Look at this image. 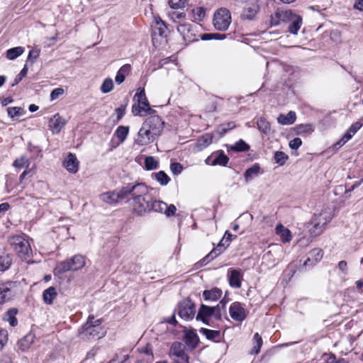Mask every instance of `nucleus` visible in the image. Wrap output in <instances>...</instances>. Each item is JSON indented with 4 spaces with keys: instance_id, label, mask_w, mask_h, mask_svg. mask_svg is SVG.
<instances>
[{
    "instance_id": "f257e3e1",
    "label": "nucleus",
    "mask_w": 363,
    "mask_h": 363,
    "mask_svg": "<svg viewBox=\"0 0 363 363\" xmlns=\"http://www.w3.org/2000/svg\"><path fill=\"white\" fill-rule=\"evenodd\" d=\"M130 195L133 200V211L139 215L150 212L152 200L147 186L141 183L128 185L127 196Z\"/></svg>"
},
{
    "instance_id": "f03ea898",
    "label": "nucleus",
    "mask_w": 363,
    "mask_h": 363,
    "mask_svg": "<svg viewBox=\"0 0 363 363\" xmlns=\"http://www.w3.org/2000/svg\"><path fill=\"white\" fill-rule=\"evenodd\" d=\"M101 319H95L94 315H89L86 322L79 330L80 337L83 340L90 341L104 337L106 331L101 326Z\"/></svg>"
},
{
    "instance_id": "7ed1b4c3",
    "label": "nucleus",
    "mask_w": 363,
    "mask_h": 363,
    "mask_svg": "<svg viewBox=\"0 0 363 363\" xmlns=\"http://www.w3.org/2000/svg\"><path fill=\"white\" fill-rule=\"evenodd\" d=\"M333 216V211L330 208L322 210L318 214H314L308 223L311 225L308 230L311 237L315 238L321 235Z\"/></svg>"
},
{
    "instance_id": "20e7f679",
    "label": "nucleus",
    "mask_w": 363,
    "mask_h": 363,
    "mask_svg": "<svg viewBox=\"0 0 363 363\" xmlns=\"http://www.w3.org/2000/svg\"><path fill=\"white\" fill-rule=\"evenodd\" d=\"M86 265V257L82 255H75L69 259H67L57 264L54 268L55 276H61L69 271H78Z\"/></svg>"
},
{
    "instance_id": "39448f33",
    "label": "nucleus",
    "mask_w": 363,
    "mask_h": 363,
    "mask_svg": "<svg viewBox=\"0 0 363 363\" xmlns=\"http://www.w3.org/2000/svg\"><path fill=\"white\" fill-rule=\"evenodd\" d=\"M9 243L22 260L29 261L32 256V250L24 235H16L10 237Z\"/></svg>"
},
{
    "instance_id": "423d86ee",
    "label": "nucleus",
    "mask_w": 363,
    "mask_h": 363,
    "mask_svg": "<svg viewBox=\"0 0 363 363\" xmlns=\"http://www.w3.org/2000/svg\"><path fill=\"white\" fill-rule=\"evenodd\" d=\"M231 23V14L225 8L218 9L213 16V23L218 30H226Z\"/></svg>"
},
{
    "instance_id": "0eeeda50",
    "label": "nucleus",
    "mask_w": 363,
    "mask_h": 363,
    "mask_svg": "<svg viewBox=\"0 0 363 363\" xmlns=\"http://www.w3.org/2000/svg\"><path fill=\"white\" fill-rule=\"evenodd\" d=\"M169 356L175 363H189L190 357L186 351V346L179 342H174L172 345Z\"/></svg>"
},
{
    "instance_id": "6e6552de",
    "label": "nucleus",
    "mask_w": 363,
    "mask_h": 363,
    "mask_svg": "<svg viewBox=\"0 0 363 363\" xmlns=\"http://www.w3.org/2000/svg\"><path fill=\"white\" fill-rule=\"evenodd\" d=\"M128 185L121 189L110 191L100 194V199L108 204L113 205L127 198Z\"/></svg>"
},
{
    "instance_id": "1a4fd4ad",
    "label": "nucleus",
    "mask_w": 363,
    "mask_h": 363,
    "mask_svg": "<svg viewBox=\"0 0 363 363\" xmlns=\"http://www.w3.org/2000/svg\"><path fill=\"white\" fill-rule=\"evenodd\" d=\"M177 311L181 318L190 320L195 316L196 306L190 299H184L178 304Z\"/></svg>"
},
{
    "instance_id": "9d476101",
    "label": "nucleus",
    "mask_w": 363,
    "mask_h": 363,
    "mask_svg": "<svg viewBox=\"0 0 363 363\" xmlns=\"http://www.w3.org/2000/svg\"><path fill=\"white\" fill-rule=\"evenodd\" d=\"M143 125L158 138L163 131L164 123L160 116H150L145 119Z\"/></svg>"
},
{
    "instance_id": "9b49d317",
    "label": "nucleus",
    "mask_w": 363,
    "mask_h": 363,
    "mask_svg": "<svg viewBox=\"0 0 363 363\" xmlns=\"http://www.w3.org/2000/svg\"><path fill=\"white\" fill-rule=\"evenodd\" d=\"M219 307H210L202 304L196 315V320H201L205 324L208 325L209 318L213 316L216 319L220 320L222 313L216 311Z\"/></svg>"
},
{
    "instance_id": "f8f14e48",
    "label": "nucleus",
    "mask_w": 363,
    "mask_h": 363,
    "mask_svg": "<svg viewBox=\"0 0 363 363\" xmlns=\"http://www.w3.org/2000/svg\"><path fill=\"white\" fill-rule=\"evenodd\" d=\"M157 138L143 124L134 138V144L138 146H146L153 143Z\"/></svg>"
},
{
    "instance_id": "ddd939ff",
    "label": "nucleus",
    "mask_w": 363,
    "mask_h": 363,
    "mask_svg": "<svg viewBox=\"0 0 363 363\" xmlns=\"http://www.w3.org/2000/svg\"><path fill=\"white\" fill-rule=\"evenodd\" d=\"M247 311L240 302H233L229 308V313L231 318L237 322H242L247 315Z\"/></svg>"
},
{
    "instance_id": "4468645a",
    "label": "nucleus",
    "mask_w": 363,
    "mask_h": 363,
    "mask_svg": "<svg viewBox=\"0 0 363 363\" xmlns=\"http://www.w3.org/2000/svg\"><path fill=\"white\" fill-rule=\"evenodd\" d=\"M167 27L160 16H154V23L152 26V40H157V37L164 38L167 36Z\"/></svg>"
},
{
    "instance_id": "2eb2a0df",
    "label": "nucleus",
    "mask_w": 363,
    "mask_h": 363,
    "mask_svg": "<svg viewBox=\"0 0 363 363\" xmlns=\"http://www.w3.org/2000/svg\"><path fill=\"white\" fill-rule=\"evenodd\" d=\"M178 32L182 35L184 40L187 42H194L198 40V36L195 33L193 26L188 23H180L177 26Z\"/></svg>"
},
{
    "instance_id": "dca6fc26",
    "label": "nucleus",
    "mask_w": 363,
    "mask_h": 363,
    "mask_svg": "<svg viewBox=\"0 0 363 363\" xmlns=\"http://www.w3.org/2000/svg\"><path fill=\"white\" fill-rule=\"evenodd\" d=\"M229 161V158L224 154L223 151L212 153L206 160V163L208 165L226 166Z\"/></svg>"
},
{
    "instance_id": "f3484780",
    "label": "nucleus",
    "mask_w": 363,
    "mask_h": 363,
    "mask_svg": "<svg viewBox=\"0 0 363 363\" xmlns=\"http://www.w3.org/2000/svg\"><path fill=\"white\" fill-rule=\"evenodd\" d=\"M363 123L361 121H357L351 125L347 129L345 133L342 135L341 139L337 142L335 146L341 147L344 145L347 141H349L353 135L362 127Z\"/></svg>"
},
{
    "instance_id": "a211bd4d",
    "label": "nucleus",
    "mask_w": 363,
    "mask_h": 363,
    "mask_svg": "<svg viewBox=\"0 0 363 363\" xmlns=\"http://www.w3.org/2000/svg\"><path fill=\"white\" fill-rule=\"evenodd\" d=\"M14 283L11 281L0 283V304L9 300L13 295Z\"/></svg>"
},
{
    "instance_id": "6ab92c4d",
    "label": "nucleus",
    "mask_w": 363,
    "mask_h": 363,
    "mask_svg": "<svg viewBox=\"0 0 363 363\" xmlns=\"http://www.w3.org/2000/svg\"><path fill=\"white\" fill-rule=\"evenodd\" d=\"M184 332L186 345L191 350H194L199 342V338L196 330L194 329H185Z\"/></svg>"
},
{
    "instance_id": "aec40b11",
    "label": "nucleus",
    "mask_w": 363,
    "mask_h": 363,
    "mask_svg": "<svg viewBox=\"0 0 363 363\" xmlns=\"http://www.w3.org/2000/svg\"><path fill=\"white\" fill-rule=\"evenodd\" d=\"M155 111L150 108L149 102L135 104L132 106V113L134 116H145L152 114Z\"/></svg>"
},
{
    "instance_id": "412c9836",
    "label": "nucleus",
    "mask_w": 363,
    "mask_h": 363,
    "mask_svg": "<svg viewBox=\"0 0 363 363\" xmlns=\"http://www.w3.org/2000/svg\"><path fill=\"white\" fill-rule=\"evenodd\" d=\"M275 233L279 240L283 243L290 242L292 240V234L290 230L282 224H278L275 228Z\"/></svg>"
},
{
    "instance_id": "4be33fe9",
    "label": "nucleus",
    "mask_w": 363,
    "mask_h": 363,
    "mask_svg": "<svg viewBox=\"0 0 363 363\" xmlns=\"http://www.w3.org/2000/svg\"><path fill=\"white\" fill-rule=\"evenodd\" d=\"M295 13L291 10L277 9L275 12V18H274V26L280 22H289L293 18Z\"/></svg>"
},
{
    "instance_id": "5701e85b",
    "label": "nucleus",
    "mask_w": 363,
    "mask_h": 363,
    "mask_svg": "<svg viewBox=\"0 0 363 363\" xmlns=\"http://www.w3.org/2000/svg\"><path fill=\"white\" fill-rule=\"evenodd\" d=\"M65 121L58 114H55L49 121V128L53 133L57 134L65 126Z\"/></svg>"
},
{
    "instance_id": "b1692460",
    "label": "nucleus",
    "mask_w": 363,
    "mask_h": 363,
    "mask_svg": "<svg viewBox=\"0 0 363 363\" xmlns=\"http://www.w3.org/2000/svg\"><path fill=\"white\" fill-rule=\"evenodd\" d=\"M64 166L69 172L74 174L79 169V161L74 154L69 153L64 160Z\"/></svg>"
},
{
    "instance_id": "393cba45",
    "label": "nucleus",
    "mask_w": 363,
    "mask_h": 363,
    "mask_svg": "<svg viewBox=\"0 0 363 363\" xmlns=\"http://www.w3.org/2000/svg\"><path fill=\"white\" fill-rule=\"evenodd\" d=\"M289 22H291L288 27L289 32L297 35L303 23L301 16L295 13Z\"/></svg>"
},
{
    "instance_id": "a878e982",
    "label": "nucleus",
    "mask_w": 363,
    "mask_h": 363,
    "mask_svg": "<svg viewBox=\"0 0 363 363\" xmlns=\"http://www.w3.org/2000/svg\"><path fill=\"white\" fill-rule=\"evenodd\" d=\"M242 274L237 269H232L228 275L229 284L231 287L238 289L241 286Z\"/></svg>"
},
{
    "instance_id": "bb28decb",
    "label": "nucleus",
    "mask_w": 363,
    "mask_h": 363,
    "mask_svg": "<svg viewBox=\"0 0 363 363\" xmlns=\"http://www.w3.org/2000/svg\"><path fill=\"white\" fill-rule=\"evenodd\" d=\"M296 114L294 111H289L286 114H280L277 117V122L282 125H289L295 123Z\"/></svg>"
},
{
    "instance_id": "cd10ccee",
    "label": "nucleus",
    "mask_w": 363,
    "mask_h": 363,
    "mask_svg": "<svg viewBox=\"0 0 363 363\" xmlns=\"http://www.w3.org/2000/svg\"><path fill=\"white\" fill-rule=\"evenodd\" d=\"M222 291L218 288L211 290H205L203 292V297L206 301H215L218 300L222 296Z\"/></svg>"
},
{
    "instance_id": "c85d7f7f",
    "label": "nucleus",
    "mask_w": 363,
    "mask_h": 363,
    "mask_svg": "<svg viewBox=\"0 0 363 363\" xmlns=\"http://www.w3.org/2000/svg\"><path fill=\"white\" fill-rule=\"evenodd\" d=\"M224 248L222 245H218L216 248H214L213 250H211L208 255H207L203 259L201 260V265H206L208 262H210L211 260L215 259L217 256L220 255Z\"/></svg>"
},
{
    "instance_id": "c756f323",
    "label": "nucleus",
    "mask_w": 363,
    "mask_h": 363,
    "mask_svg": "<svg viewBox=\"0 0 363 363\" xmlns=\"http://www.w3.org/2000/svg\"><path fill=\"white\" fill-rule=\"evenodd\" d=\"M131 67L129 64L123 65L118 71L115 77V81L117 84H121L125 81V77L130 72Z\"/></svg>"
},
{
    "instance_id": "7c9ffc66",
    "label": "nucleus",
    "mask_w": 363,
    "mask_h": 363,
    "mask_svg": "<svg viewBox=\"0 0 363 363\" xmlns=\"http://www.w3.org/2000/svg\"><path fill=\"white\" fill-rule=\"evenodd\" d=\"M190 18L193 21H202L206 16V9L203 7H196L191 9Z\"/></svg>"
},
{
    "instance_id": "2f4dec72",
    "label": "nucleus",
    "mask_w": 363,
    "mask_h": 363,
    "mask_svg": "<svg viewBox=\"0 0 363 363\" xmlns=\"http://www.w3.org/2000/svg\"><path fill=\"white\" fill-rule=\"evenodd\" d=\"M294 130L297 135H308L314 131V127L311 123L298 124L294 127Z\"/></svg>"
},
{
    "instance_id": "473e14b6",
    "label": "nucleus",
    "mask_w": 363,
    "mask_h": 363,
    "mask_svg": "<svg viewBox=\"0 0 363 363\" xmlns=\"http://www.w3.org/2000/svg\"><path fill=\"white\" fill-rule=\"evenodd\" d=\"M57 295V293L56 289L54 287L50 286L43 291V298L45 303L50 305L52 303V301L56 298Z\"/></svg>"
},
{
    "instance_id": "72a5a7b5",
    "label": "nucleus",
    "mask_w": 363,
    "mask_h": 363,
    "mask_svg": "<svg viewBox=\"0 0 363 363\" xmlns=\"http://www.w3.org/2000/svg\"><path fill=\"white\" fill-rule=\"evenodd\" d=\"M129 133V127L120 125L115 131L114 135L117 137L119 142L118 144L123 143L127 138Z\"/></svg>"
},
{
    "instance_id": "f704fd0d",
    "label": "nucleus",
    "mask_w": 363,
    "mask_h": 363,
    "mask_svg": "<svg viewBox=\"0 0 363 363\" xmlns=\"http://www.w3.org/2000/svg\"><path fill=\"white\" fill-rule=\"evenodd\" d=\"M200 333L205 335L208 340H218L220 338V330H210L208 328H201L200 329Z\"/></svg>"
},
{
    "instance_id": "c9c22d12",
    "label": "nucleus",
    "mask_w": 363,
    "mask_h": 363,
    "mask_svg": "<svg viewBox=\"0 0 363 363\" xmlns=\"http://www.w3.org/2000/svg\"><path fill=\"white\" fill-rule=\"evenodd\" d=\"M34 341V335L32 333L25 335L19 342L18 345L22 350L28 349Z\"/></svg>"
},
{
    "instance_id": "e433bc0d",
    "label": "nucleus",
    "mask_w": 363,
    "mask_h": 363,
    "mask_svg": "<svg viewBox=\"0 0 363 363\" xmlns=\"http://www.w3.org/2000/svg\"><path fill=\"white\" fill-rule=\"evenodd\" d=\"M24 52V48L23 47H16L11 48L6 51V57L9 60H13L16 59L18 57L21 55Z\"/></svg>"
},
{
    "instance_id": "4c0bfd02",
    "label": "nucleus",
    "mask_w": 363,
    "mask_h": 363,
    "mask_svg": "<svg viewBox=\"0 0 363 363\" xmlns=\"http://www.w3.org/2000/svg\"><path fill=\"white\" fill-rule=\"evenodd\" d=\"M213 138L212 134L206 133L198 140L197 145L201 148L206 147L212 143Z\"/></svg>"
},
{
    "instance_id": "58836bf2",
    "label": "nucleus",
    "mask_w": 363,
    "mask_h": 363,
    "mask_svg": "<svg viewBox=\"0 0 363 363\" xmlns=\"http://www.w3.org/2000/svg\"><path fill=\"white\" fill-rule=\"evenodd\" d=\"M12 259L9 255L3 253L0 255V270L6 271L11 264Z\"/></svg>"
},
{
    "instance_id": "ea45409f",
    "label": "nucleus",
    "mask_w": 363,
    "mask_h": 363,
    "mask_svg": "<svg viewBox=\"0 0 363 363\" xmlns=\"http://www.w3.org/2000/svg\"><path fill=\"white\" fill-rule=\"evenodd\" d=\"M154 178L160 183L162 186L167 185L169 181V177L164 172L160 171L153 174Z\"/></svg>"
},
{
    "instance_id": "a19ab883",
    "label": "nucleus",
    "mask_w": 363,
    "mask_h": 363,
    "mask_svg": "<svg viewBox=\"0 0 363 363\" xmlns=\"http://www.w3.org/2000/svg\"><path fill=\"white\" fill-rule=\"evenodd\" d=\"M260 170L258 164H253L251 167L248 168L245 172V178L247 181L252 179L254 177L257 176Z\"/></svg>"
},
{
    "instance_id": "79ce46f5",
    "label": "nucleus",
    "mask_w": 363,
    "mask_h": 363,
    "mask_svg": "<svg viewBox=\"0 0 363 363\" xmlns=\"http://www.w3.org/2000/svg\"><path fill=\"white\" fill-rule=\"evenodd\" d=\"M166 203L162 201L152 200L150 211H154L157 213H163L165 211Z\"/></svg>"
},
{
    "instance_id": "37998d69",
    "label": "nucleus",
    "mask_w": 363,
    "mask_h": 363,
    "mask_svg": "<svg viewBox=\"0 0 363 363\" xmlns=\"http://www.w3.org/2000/svg\"><path fill=\"white\" fill-rule=\"evenodd\" d=\"M113 89V82L110 77L106 78L101 85L100 90L103 94L111 92Z\"/></svg>"
},
{
    "instance_id": "c03bdc74",
    "label": "nucleus",
    "mask_w": 363,
    "mask_h": 363,
    "mask_svg": "<svg viewBox=\"0 0 363 363\" xmlns=\"http://www.w3.org/2000/svg\"><path fill=\"white\" fill-rule=\"evenodd\" d=\"M18 311L16 308L9 309L6 313V319L9 322L10 325L13 327L18 324V320L16 318Z\"/></svg>"
},
{
    "instance_id": "a18cd8bd",
    "label": "nucleus",
    "mask_w": 363,
    "mask_h": 363,
    "mask_svg": "<svg viewBox=\"0 0 363 363\" xmlns=\"http://www.w3.org/2000/svg\"><path fill=\"white\" fill-rule=\"evenodd\" d=\"M30 164V160L26 157V156H21L19 158H17L13 162V167L16 168H23L26 167L28 168L29 165Z\"/></svg>"
},
{
    "instance_id": "49530a36",
    "label": "nucleus",
    "mask_w": 363,
    "mask_h": 363,
    "mask_svg": "<svg viewBox=\"0 0 363 363\" xmlns=\"http://www.w3.org/2000/svg\"><path fill=\"white\" fill-rule=\"evenodd\" d=\"M308 255L313 259V261L310 264V265H315L318 262H319L323 257V251L320 249L315 248L311 250Z\"/></svg>"
},
{
    "instance_id": "de8ad7c7",
    "label": "nucleus",
    "mask_w": 363,
    "mask_h": 363,
    "mask_svg": "<svg viewBox=\"0 0 363 363\" xmlns=\"http://www.w3.org/2000/svg\"><path fill=\"white\" fill-rule=\"evenodd\" d=\"M230 149L235 152H245L250 149V146L243 140H240L233 145Z\"/></svg>"
},
{
    "instance_id": "09e8293b",
    "label": "nucleus",
    "mask_w": 363,
    "mask_h": 363,
    "mask_svg": "<svg viewBox=\"0 0 363 363\" xmlns=\"http://www.w3.org/2000/svg\"><path fill=\"white\" fill-rule=\"evenodd\" d=\"M7 113L9 117L11 118H14L15 117L20 116L24 114L25 111L23 108L14 106V107H9L7 108Z\"/></svg>"
},
{
    "instance_id": "8fccbe9b",
    "label": "nucleus",
    "mask_w": 363,
    "mask_h": 363,
    "mask_svg": "<svg viewBox=\"0 0 363 363\" xmlns=\"http://www.w3.org/2000/svg\"><path fill=\"white\" fill-rule=\"evenodd\" d=\"M253 341H254V347H253V349H252V351L251 352V353L252 354H257L259 352L260 347L262 345V337L257 333H256L254 335Z\"/></svg>"
},
{
    "instance_id": "3c124183",
    "label": "nucleus",
    "mask_w": 363,
    "mask_h": 363,
    "mask_svg": "<svg viewBox=\"0 0 363 363\" xmlns=\"http://www.w3.org/2000/svg\"><path fill=\"white\" fill-rule=\"evenodd\" d=\"M274 159L279 165H283L286 163L289 157L284 152L277 151L274 154Z\"/></svg>"
},
{
    "instance_id": "603ef678",
    "label": "nucleus",
    "mask_w": 363,
    "mask_h": 363,
    "mask_svg": "<svg viewBox=\"0 0 363 363\" xmlns=\"http://www.w3.org/2000/svg\"><path fill=\"white\" fill-rule=\"evenodd\" d=\"M134 100L137 101L136 104H144V102H148L145 89L143 88H139L138 89L137 93L134 96Z\"/></svg>"
},
{
    "instance_id": "864d4df0",
    "label": "nucleus",
    "mask_w": 363,
    "mask_h": 363,
    "mask_svg": "<svg viewBox=\"0 0 363 363\" xmlns=\"http://www.w3.org/2000/svg\"><path fill=\"white\" fill-rule=\"evenodd\" d=\"M158 164V162L152 156L147 157L145 160V165L147 170L157 169Z\"/></svg>"
},
{
    "instance_id": "5fc2aeb1",
    "label": "nucleus",
    "mask_w": 363,
    "mask_h": 363,
    "mask_svg": "<svg viewBox=\"0 0 363 363\" xmlns=\"http://www.w3.org/2000/svg\"><path fill=\"white\" fill-rule=\"evenodd\" d=\"M257 126L259 130L264 133H267L270 131V123L264 118H260L257 121Z\"/></svg>"
},
{
    "instance_id": "6e6d98bb",
    "label": "nucleus",
    "mask_w": 363,
    "mask_h": 363,
    "mask_svg": "<svg viewBox=\"0 0 363 363\" xmlns=\"http://www.w3.org/2000/svg\"><path fill=\"white\" fill-rule=\"evenodd\" d=\"M213 38L216 40H223L225 38V35L220 33H206L201 36V39L204 40H211Z\"/></svg>"
},
{
    "instance_id": "4d7b16f0",
    "label": "nucleus",
    "mask_w": 363,
    "mask_h": 363,
    "mask_svg": "<svg viewBox=\"0 0 363 363\" xmlns=\"http://www.w3.org/2000/svg\"><path fill=\"white\" fill-rule=\"evenodd\" d=\"M257 8L256 6H250L245 9L243 16L247 19H252L257 13Z\"/></svg>"
},
{
    "instance_id": "13d9d810",
    "label": "nucleus",
    "mask_w": 363,
    "mask_h": 363,
    "mask_svg": "<svg viewBox=\"0 0 363 363\" xmlns=\"http://www.w3.org/2000/svg\"><path fill=\"white\" fill-rule=\"evenodd\" d=\"M187 0H169V4L172 9H180L184 6Z\"/></svg>"
},
{
    "instance_id": "bf43d9fd",
    "label": "nucleus",
    "mask_w": 363,
    "mask_h": 363,
    "mask_svg": "<svg viewBox=\"0 0 363 363\" xmlns=\"http://www.w3.org/2000/svg\"><path fill=\"white\" fill-rule=\"evenodd\" d=\"M28 73V68L26 66H25L22 70L20 72V73L17 75V77L15 78L13 84H11L12 86L18 84L23 78Z\"/></svg>"
},
{
    "instance_id": "052dcab7",
    "label": "nucleus",
    "mask_w": 363,
    "mask_h": 363,
    "mask_svg": "<svg viewBox=\"0 0 363 363\" xmlns=\"http://www.w3.org/2000/svg\"><path fill=\"white\" fill-rule=\"evenodd\" d=\"M274 69H275L276 72H281V70L288 72L291 69V67L289 66L284 65L278 61L275 62V60H274Z\"/></svg>"
},
{
    "instance_id": "680f3d73",
    "label": "nucleus",
    "mask_w": 363,
    "mask_h": 363,
    "mask_svg": "<svg viewBox=\"0 0 363 363\" xmlns=\"http://www.w3.org/2000/svg\"><path fill=\"white\" fill-rule=\"evenodd\" d=\"M302 145V140L299 138H295L293 140H290L289 145V147L292 150L298 149Z\"/></svg>"
},
{
    "instance_id": "e2e57ef3",
    "label": "nucleus",
    "mask_w": 363,
    "mask_h": 363,
    "mask_svg": "<svg viewBox=\"0 0 363 363\" xmlns=\"http://www.w3.org/2000/svg\"><path fill=\"white\" fill-rule=\"evenodd\" d=\"M170 169L174 174H179L183 170V167L179 162H174L171 164Z\"/></svg>"
},
{
    "instance_id": "0e129e2a",
    "label": "nucleus",
    "mask_w": 363,
    "mask_h": 363,
    "mask_svg": "<svg viewBox=\"0 0 363 363\" xmlns=\"http://www.w3.org/2000/svg\"><path fill=\"white\" fill-rule=\"evenodd\" d=\"M64 89L62 88H56L53 89L50 94V100L54 101L57 99L60 96L64 94Z\"/></svg>"
},
{
    "instance_id": "69168bd1",
    "label": "nucleus",
    "mask_w": 363,
    "mask_h": 363,
    "mask_svg": "<svg viewBox=\"0 0 363 363\" xmlns=\"http://www.w3.org/2000/svg\"><path fill=\"white\" fill-rule=\"evenodd\" d=\"M177 211V208L174 204H170L168 206L167 203L165 204V211L164 214L168 216H172L175 214V212Z\"/></svg>"
},
{
    "instance_id": "338daca9",
    "label": "nucleus",
    "mask_w": 363,
    "mask_h": 363,
    "mask_svg": "<svg viewBox=\"0 0 363 363\" xmlns=\"http://www.w3.org/2000/svg\"><path fill=\"white\" fill-rule=\"evenodd\" d=\"M8 340V333L6 330H0V350L4 347Z\"/></svg>"
},
{
    "instance_id": "774afa93",
    "label": "nucleus",
    "mask_w": 363,
    "mask_h": 363,
    "mask_svg": "<svg viewBox=\"0 0 363 363\" xmlns=\"http://www.w3.org/2000/svg\"><path fill=\"white\" fill-rule=\"evenodd\" d=\"M235 124L234 122H230L228 123L222 124L220 127V131L223 134L227 133L228 130L234 128L235 127Z\"/></svg>"
}]
</instances>
